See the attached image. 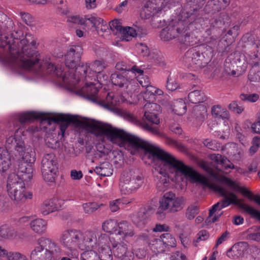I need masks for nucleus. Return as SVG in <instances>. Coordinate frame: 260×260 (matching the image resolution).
Instances as JSON below:
<instances>
[{"label": "nucleus", "mask_w": 260, "mask_h": 260, "mask_svg": "<svg viewBox=\"0 0 260 260\" xmlns=\"http://www.w3.org/2000/svg\"><path fill=\"white\" fill-rule=\"evenodd\" d=\"M188 99L190 103L197 104L205 102L207 97L201 91L195 90L188 94Z\"/></svg>", "instance_id": "a19ab883"}, {"label": "nucleus", "mask_w": 260, "mask_h": 260, "mask_svg": "<svg viewBox=\"0 0 260 260\" xmlns=\"http://www.w3.org/2000/svg\"><path fill=\"white\" fill-rule=\"evenodd\" d=\"M210 158L217 164L221 165V167L225 170L228 169H235L236 172L241 174H245L247 172L246 170L243 168L235 167L226 157L219 154H211Z\"/></svg>", "instance_id": "a878e982"}, {"label": "nucleus", "mask_w": 260, "mask_h": 260, "mask_svg": "<svg viewBox=\"0 0 260 260\" xmlns=\"http://www.w3.org/2000/svg\"><path fill=\"white\" fill-rule=\"evenodd\" d=\"M210 28L206 31L207 34L210 36L211 39H213V42L210 41V44L216 45L218 42V38L220 36L221 30L220 29L224 24L223 18L220 16L218 18H213L209 21Z\"/></svg>", "instance_id": "b1692460"}, {"label": "nucleus", "mask_w": 260, "mask_h": 260, "mask_svg": "<svg viewBox=\"0 0 260 260\" xmlns=\"http://www.w3.org/2000/svg\"><path fill=\"white\" fill-rule=\"evenodd\" d=\"M5 133L6 146L14 148L15 156L19 161L16 174L25 182H29L33 176L32 164L35 161V157L34 152L26 145L22 138L23 130L19 127L15 130L9 128Z\"/></svg>", "instance_id": "20e7f679"}, {"label": "nucleus", "mask_w": 260, "mask_h": 260, "mask_svg": "<svg viewBox=\"0 0 260 260\" xmlns=\"http://www.w3.org/2000/svg\"><path fill=\"white\" fill-rule=\"evenodd\" d=\"M149 244L151 249L155 253L164 251L166 249L160 238L152 240Z\"/></svg>", "instance_id": "de8ad7c7"}, {"label": "nucleus", "mask_w": 260, "mask_h": 260, "mask_svg": "<svg viewBox=\"0 0 260 260\" xmlns=\"http://www.w3.org/2000/svg\"><path fill=\"white\" fill-rule=\"evenodd\" d=\"M208 22H209L208 19L201 17L199 14H198L196 15L194 20L191 22H187V23L189 30H193L207 26Z\"/></svg>", "instance_id": "4c0bfd02"}, {"label": "nucleus", "mask_w": 260, "mask_h": 260, "mask_svg": "<svg viewBox=\"0 0 260 260\" xmlns=\"http://www.w3.org/2000/svg\"><path fill=\"white\" fill-rule=\"evenodd\" d=\"M230 0H211L209 5L212 6V10L219 11L226 8L230 4Z\"/></svg>", "instance_id": "a18cd8bd"}, {"label": "nucleus", "mask_w": 260, "mask_h": 260, "mask_svg": "<svg viewBox=\"0 0 260 260\" xmlns=\"http://www.w3.org/2000/svg\"><path fill=\"white\" fill-rule=\"evenodd\" d=\"M240 98L242 101L254 103L258 100L259 95L256 93L241 94Z\"/></svg>", "instance_id": "69168bd1"}, {"label": "nucleus", "mask_w": 260, "mask_h": 260, "mask_svg": "<svg viewBox=\"0 0 260 260\" xmlns=\"http://www.w3.org/2000/svg\"><path fill=\"white\" fill-rule=\"evenodd\" d=\"M83 19H85V24L84 25H89L91 24L92 26L100 25L101 22H103V19L93 16H85Z\"/></svg>", "instance_id": "6e6d98bb"}, {"label": "nucleus", "mask_w": 260, "mask_h": 260, "mask_svg": "<svg viewBox=\"0 0 260 260\" xmlns=\"http://www.w3.org/2000/svg\"><path fill=\"white\" fill-rule=\"evenodd\" d=\"M173 32L171 31L170 27L168 25L165 28H163L159 34L160 38L164 41H169L171 40L176 39L173 34Z\"/></svg>", "instance_id": "3c124183"}, {"label": "nucleus", "mask_w": 260, "mask_h": 260, "mask_svg": "<svg viewBox=\"0 0 260 260\" xmlns=\"http://www.w3.org/2000/svg\"><path fill=\"white\" fill-rule=\"evenodd\" d=\"M57 165V158L53 153L44 155L42 160L41 171L45 181L50 182L54 181Z\"/></svg>", "instance_id": "f3484780"}, {"label": "nucleus", "mask_w": 260, "mask_h": 260, "mask_svg": "<svg viewBox=\"0 0 260 260\" xmlns=\"http://www.w3.org/2000/svg\"><path fill=\"white\" fill-rule=\"evenodd\" d=\"M60 241L71 257L78 256L79 248L86 250L81 254V260H112L110 237L98 230H67L61 234Z\"/></svg>", "instance_id": "f257e3e1"}, {"label": "nucleus", "mask_w": 260, "mask_h": 260, "mask_svg": "<svg viewBox=\"0 0 260 260\" xmlns=\"http://www.w3.org/2000/svg\"><path fill=\"white\" fill-rule=\"evenodd\" d=\"M47 115L38 112H26L15 115V119L19 120L21 124L30 123L36 119H41L45 122Z\"/></svg>", "instance_id": "393cba45"}, {"label": "nucleus", "mask_w": 260, "mask_h": 260, "mask_svg": "<svg viewBox=\"0 0 260 260\" xmlns=\"http://www.w3.org/2000/svg\"><path fill=\"white\" fill-rule=\"evenodd\" d=\"M137 124L141 127L143 129L153 134L158 135L159 131L156 126L150 125L145 122L137 120Z\"/></svg>", "instance_id": "864d4df0"}, {"label": "nucleus", "mask_w": 260, "mask_h": 260, "mask_svg": "<svg viewBox=\"0 0 260 260\" xmlns=\"http://www.w3.org/2000/svg\"><path fill=\"white\" fill-rule=\"evenodd\" d=\"M143 74V72L141 74H138L139 76L137 77V79H136V77L135 76V84H137V81H138L142 87L146 88L150 85V83L149 78L147 76H144Z\"/></svg>", "instance_id": "338daca9"}, {"label": "nucleus", "mask_w": 260, "mask_h": 260, "mask_svg": "<svg viewBox=\"0 0 260 260\" xmlns=\"http://www.w3.org/2000/svg\"><path fill=\"white\" fill-rule=\"evenodd\" d=\"M126 204L123 199H119L110 202V209L112 212H116L118 211L122 205Z\"/></svg>", "instance_id": "13d9d810"}, {"label": "nucleus", "mask_w": 260, "mask_h": 260, "mask_svg": "<svg viewBox=\"0 0 260 260\" xmlns=\"http://www.w3.org/2000/svg\"><path fill=\"white\" fill-rule=\"evenodd\" d=\"M199 207L197 204H191L186 209L185 217L189 220H192L199 213Z\"/></svg>", "instance_id": "09e8293b"}, {"label": "nucleus", "mask_w": 260, "mask_h": 260, "mask_svg": "<svg viewBox=\"0 0 260 260\" xmlns=\"http://www.w3.org/2000/svg\"><path fill=\"white\" fill-rule=\"evenodd\" d=\"M211 112L213 116L223 120L228 119L230 117L229 112L226 109L219 105L213 106L212 108Z\"/></svg>", "instance_id": "79ce46f5"}, {"label": "nucleus", "mask_w": 260, "mask_h": 260, "mask_svg": "<svg viewBox=\"0 0 260 260\" xmlns=\"http://www.w3.org/2000/svg\"><path fill=\"white\" fill-rule=\"evenodd\" d=\"M136 49L138 53L142 56H146L149 53V49L147 45L142 43H138L136 45Z\"/></svg>", "instance_id": "774afa93"}, {"label": "nucleus", "mask_w": 260, "mask_h": 260, "mask_svg": "<svg viewBox=\"0 0 260 260\" xmlns=\"http://www.w3.org/2000/svg\"><path fill=\"white\" fill-rule=\"evenodd\" d=\"M81 125L88 132L93 134L97 138L105 136L113 144L120 147H124L127 143L135 150L142 148L149 154H153L166 159L165 156L155 149L154 146L110 124L94 120H87L81 122Z\"/></svg>", "instance_id": "7ed1b4c3"}, {"label": "nucleus", "mask_w": 260, "mask_h": 260, "mask_svg": "<svg viewBox=\"0 0 260 260\" xmlns=\"http://www.w3.org/2000/svg\"><path fill=\"white\" fill-rule=\"evenodd\" d=\"M61 249L58 245L49 239L42 237L30 254L31 260H58Z\"/></svg>", "instance_id": "0eeeda50"}, {"label": "nucleus", "mask_w": 260, "mask_h": 260, "mask_svg": "<svg viewBox=\"0 0 260 260\" xmlns=\"http://www.w3.org/2000/svg\"><path fill=\"white\" fill-rule=\"evenodd\" d=\"M202 168L205 170L211 176L213 177L218 182L226 184L233 191L240 192L249 199L253 200L256 204L260 206V196L254 195L249 190L245 187L240 186L239 183L226 176H218V174L205 162L201 164Z\"/></svg>", "instance_id": "1a4fd4ad"}, {"label": "nucleus", "mask_w": 260, "mask_h": 260, "mask_svg": "<svg viewBox=\"0 0 260 260\" xmlns=\"http://www.w3.org/2000/svg\"><path fill=\"white\" fill-rule=\"evenodd\" d=\"M8 260H29L23 254L19 252H9L7 254Z\"/></svg>", "instance_id": "0e129e2a"}, {"label": "nucleus", "mask_w": 260, "mask_h": 260, "mask_svg": "<svg viewBox=\"0 0 260 260\" xmlns=\"http://www.w3.org/2000/svg\"><path fill=\"white\" fill-rule=\"evenodd\" d=\"M103 205V204H98L95 202H88L83 204L82 207L85 213L91 214Z\"/></svg>", "instance_id": "8fccbe9b"}, {"label": "nucleus", "mask_w": 260, "mask_h": 260, "mask_svg": "<svg viewBox=\"0 0 260 260\" xmlns=\"http://www.w3.org/2000/svg\"><path fill=\"white\" fill-rule=\"evenodd\" d=\"M98 92L99 90L92 82H86L85 86L80 90V93L86 99L99 104L105 109L110 111L113 110L119 102L114 94L109 92L105 99L102 100L97 96Z\"/></svg>", "instance_id": "6e6552de"}, {"label": "nucleus", "mask_w": 260, "mask_h": 260, "mask_svg": "<svg viewBox=\"0 0 260 260\" xmlns=\"http://www.w3.org/2000/svg\"><path fill=\"white\" fill-rule=\"evenodd\" d=\"M111 252L119 260H133V252L128 249L127 245L124 242L114 241L112 243Z\"/></svg>", "instance_id": "5701e85b"}, {"label": "nucleus", "mask_w": 260, "mask_h": 260, "mask_svg": "<svg viewBox=\"0 0 260 260\" xmlns=\"http://www.w3.org/2000/svg\"><path fill=\"white\" fill-rule=\"evenodd\" d=\"M135 234V230L132 224L125 220L118 222L115 236L122 238L132 237Z\"/></svg>", "instance_id": "2f4dec72"}, {"label": "nucleus", "mask_w": 260, "mask_h": 260, "mask_svg": "<svg viewBox=\"0 0 260 260\" xmlns=\"http://www.w3.org/2000/svg\"><path fill=\"white\" fill-rule=\"evenodd\" d=\"M173 111L178 115H182L186 111V106L184 101L180 99L175 101L173 105Z\"/></svg>", "instance_id": "37998d69"}, {"label": "nucleus", "mask_w": 260, "mask_h": 260, "mask_svg": "<svg viewBox=\"0 0 260 260\" xmlns=\"http://www.w3.org/2000/svg\"><path fill=\"white\" fill-rule=\"evenodd\" d=\"M106 63L99 60H96L90 63L82 64L81 66H79L76 68V72L79 75L80 81L85 80L87 81L88 79L92 80L94 78L95 75L97 74L96 77L98 81L102 82L101 73L106 68Z\"/></svg>", "instance_id": "2eb2a0df"}, {"label": "nucleus", "mask_w": 260, "mask_h": 260, "mask_svg": "<svg viewBox=\"0 0 260 260\" xmlns=\"http://www.w3.org/2000/svg\"><path fill=\"white\" fill-rule=\"evenodd\" d=\"M160 238L161 239L164 245L166 248L174 247L176 246V241L174 237L169 233L162 234Z\"/></svg>", "instance_id": "49530a36"}, {"label": "nucleus", "mask_w": 260, "mask_h": 260, "mask_svg": "<svg viewBox=\"0 0 260 260\" xmlns=\"http://www.w3.org/2000/svg\"><path fill=\"white\" fill-rule=\"evenodd\" d=\"M78 119L76 116H74L69 114H57L52 116H49L47 115L45 122L48 125H51L52 123H59L60 129L62 137H64L65 132L71 123H77Z\"/></svg>", "instance_id": "412c9836"}, {"label": "nucleus", "mask_w": 260, "mask_h": 260, "mask_svg": "<svg viewBox=\"0 0 260 260\" xmlns=\"http://www.w3.org/2000/svg\"><path fill=\"white\" fill-rule=\"evenodd\" d=\"M154 148L159 150L162 155L165 156L166 159H162L161 157L155 155L153 154H149L153 159L157 158L160 166H162V168H159V167L156 168L155 170L158 172V174L156 175L157 178L158 179L156 183L157 189L159 191L166 190L169 185V179L166 171H168L171 173H175L176 175H182L189 180L192 183H195L191 180L190 178L185 175L183 171H187L190 170L197 174H200L192 168L185 165L182 161L176 159L171 154L159 149L154 146Z\"/></svg>", "instance_id": "39448f33"}, {"label": "nucleus", "mask_w": 260, "mask_h": 260, "mask_svg": "<svg viewBox=\"0 0 260 260\" xmlns=\"http://www.w3.org/2000/svg\"><path fill=\"white\" fill-rule=\"evenodd\" d=\"M22 20L27 25L31 27L32 30H35V26L34 25V18L31 16L26 13L21 12L20 13Z\"/></svg>", "instance_id": "680f3d73"}, {"label": "nucleus", "mask_w": 260, "mask_h": 260, "mask_svg": "<svg viewBox=\"0 0 260 260\" xmlns=\"http://www.w3.org/2000/svg\"><path fill=\"white\" fill-rule=\"evenodd\" d=\"M11 165V155L6 147H0V172L7 171Z\"/></svg>", "instance_id": "72a5a7b5"}, {"label": "nucleus", "mask_w": 260, "mask_h": 260, "mask_svg": "<svg viewBox=\"0 0 260 260\" xmlns=\"http://www.w3.org/2000/svg\"><path fill=\"white\" fill-rule=\"evenodd\" d=\"M120 34L122 40L126 41H129L137 35L136 29L129 26L123 28Z\"/></svg>", "instance_id": "c03bdc74"}, {"label": "nucleus", "mask_w": 260, "mask_h": 260, "mask_svg": "<svg viewBox=\"0 0 260 260\" xmlns=\"http://www.w3.org/2000/svg\"><path fill=\"white\" fill-rule=\"evenodd\" d=\"M173 34L175 38L182 43L189 42V37L191 34V31L188 28L187 21L181 20L177 15V17L172 20L169 23Z\"/></svg>", "instance_id": "a211bd4d"}, {"label": "nucleus", "mask_w": 260, "mask_h": 260, "mask_svg": "<svg viewBox=\"0 0 260 260\" xmlns=\"http://www.w3.org/2000/svg\"><path fill=\"white\" fill-rule=\"evenodd\" d=\"M56 5L57 7V12L62 15H67L69 10L67 6L66 0H56Z\"/></svg>", "instance_id": "4d7b16f0"}, {"label": "nucleus", "mask_w": 260, "mask_h": 260, "mask_svg": "<svg viewBox=\"0 0 260 260\" xmlns=\"http://www.w3.org/2000/svg\"><path fill=\"white\" fill-rule=\"evenodd\" d=\"M156 87L149 85L146 88V91L142 93L143 99L145 101L149 99V101H154L155 99V92Z\"/></svg>", "instance_id": "603ef678"}, {"label": "nucleus", "mask_w": 260, "mask_h": 260, "mask_svg": "<svg viewBox=\"0 0 260 260\" xmlns=\"http://www.w3.org/2000/svg\"><path fill=\"white\" fill-rule=\"evenodd\" d=\"M159 204L156 215L159 218L161 219L166 216V210L170 213L181 211L184 205V199L182 197H177L172 192H168L160 199Z\"/></svg>", "instance_id": "9d476101"}, {"label": "nucleus", "mask_w": 260, "mask_h": 260, "mask_svg": "<svg viewBox=\"0 0 260 260\" xmlns=\"http://www.w3.org/2000/svg\"><path fill=\"white\" fill-rule=\"evenodd\" d=\"M175 0H147L140 12L142 18L147 19L154 16H159L162 12L174 6Z\"/></svg>", "instance_id": "4468645a"}, {"label": "nucleus", "mask_w": 260, "mask_h": 260, "mask_svg": "<svg viewBox=\"0 0 260 260\" xmlns=\"http://www.w3.org/2000/svg\"><path fill=\"white\" fill-rule=\"evenodd\" d=\"M227 256L240 260H260V249L255 246H250L246 242L235 244L226 253Z\"/></svg>", "instance_id": "9b49d317"}, {"label": "nucleus", "mask_w": 260, "mask_h": 260, "mask_svg": "<svg viewBox=\"0 0 260 260\" xmlns=\"http://www.w3.org/2000/svg\"><path fill=\"white\" fill-rule=\"evenodd\" d=\"M30 228L35 233L44 234L47 228V222L42 218H36L30 222Z\"/></svg>", "instance_id": "c9c22d12"}, {"label": "nucleus", "mask_w": 260, "mask_h": 260, "mask_svg": "<svg viewBox=\"0 0 260 260\" xmlns=\"http://www.w3.org/2000/svg\"><path fill=\"white\" fill-rule=\"evenodd\" d=\"M147 103L144 106V110L145 112L148 111V112H154L155 111L159 112L160 111V106L153 103V101H149V99L146 101Z\"/></svg>", "instance_id": "5fc2aeb1"}, {"label": "nucleus", "mask_w": 260, "mask_h": 260, "mask_svg": "<svg viewBox=\"0 0 260 260\" xmlns=\"http://www.w3.org/2000/svg\"><path fill=\"white\" fill-rule=\"evenodd\" d=\"M9 196L14 201L15 204L19 205L25 202L26 199H30L32 197L31 192L25 191V187L24 188H19L8 192Z\"/></svg>", "instance_id": "c756f323"}, {"label": "nucleus", "mask_w": 260, "mask_h": 260, "mask_svg": "<svg viewBox=\"0 0 260 260\" xmlns=\"http://www.w3.org/2000/svg\"><path fill=\"white\" fill-rule=\"evenodd\" d=\"M95 147L97 151L104 155H108L110 152V148L105 146V139L104 137L101 142L96 144Z\"/></svg>", "instance_id": "e2e57ef3"}, {"label": "nucleus", "mask_w": 260, "mask_h": 260, "mask_svg": "<svg viewBox=\"0 0 260 260\" xmlns=\"http://www.w3.org/2000/svg\"><path fill=\"white\" fill-rule=\"evenodd\" d=\"M94 171L102 176H110L113 174L112 166L108 161L103 162L95 167Z\"/></svg>", "instance_id": "58836bf2"}, {"label": "nucleus", "mask_w": 260, "mask_h": 260, "mask_svg": "<svg viewBox=\"0 0 260 260\" xmlns=\"http://www.w3.org/2000/svg\"><path fill=\"white\" fill-rule=\"evenodd\" d=\"M0 236L10 240H18L21 238V235L14 228L7 224L1 226Z\"/></svg>", "instance_id": "f704fd0d"}, {"label": "nucleus", "mask_w": 260, "mask_h": 260, "mask_svg": "<svg viewBox=\"0 0 260 260\" xmlns=\"http://www.w3.org/2000/svg\"><path fill=\"white\" fill-rule=\"evenodd\" d=\"M208 22H209L208 19L201 17L199 14H198L196 15L194 20L191 22H187V23L189 30H193L207 26Z\"/></svg>", "instance_id": "e433bc0d"}, {"label": "nucleus", "mask_w": 260, "mask_h": 260, "mask_svg": "<svg viewBox=\"0 0 260 260\" xmlns=\"http://www.w3.org/2000/svg\"><path fill=\"white\" fill-rule=\"evenodd\" d=\"M109 27L111 30L115 31V33H121L123 27L122 26V24L120 20L115 19L109 23Z\"/></svg>", "instance_id": "052dcab7"}, {"label": "nucleus", "mask_w": 260, "mask_h": 260, "mask_svg": "<svg viewBox=\"0 0 260 260\" xmlns=\"http://www.w3.org/2000/svg\"><path fill=\"white\" fill-rule=\"evenodd\" d=\"M118 223V222L115 219H107L102 223V230L111 235H115Z\"/></svg>", "instance_id": "ea45409f"}, {"label": "nucleus", "mask_w": 260, "mask_h": 260, "mask_svg": "<svg viewBox=\"0 0 260 260\" xmlns=\"http://www.w3.org/2000/svg\"><path fill=\"white\" fill-rule=\"evenodd\" d=\"M61 201L56 199L45 200L41 205L40 211L43 215L59 210L61 208Z\"/></svg>", "instance_id": "7c9ffc66"}, {"label": "nucleus", "mask_w": 260, "mask_h": 260, "mask_svg": "<svg viewBox=\"0 0 260 260\" xmlns=\"http://www.w3.org/2000/svg\"><path fill=\"white\" fill-rule=\"evenodd\" d=\"M83 53V48L79 45H73L69 47L64 54V63L66 67L74 69L78 68ZM75 74L78 75L75 70Z\"/></svg>", "instance_id": "aec40b11"}, {"label": "nucleus", "mask_w": 260, "mask_h": 260, "mask_svg": "<svg viewBox=\"0 0 260 260\" xmlns=\"http://www.w3.org/2000/svg\"><path fill=\"white\" fill-rule=\"evenodd\" d=\"M144 182L142 176L134 171L123 172L119 181L120 192L123 194H130L135 192Z\"/></svg>", "instance_id": "ddd939ff"}, {"label": "nucleus", "mask_w": 260, "mask_h": 260, "mask_svg": "<svg viewBox=\"0 0 260 260\" xmlns=\"http://www.w3.org/2000/svg\"><path fill=\"white\" fill-rule=\"evenodd\" d=\"M132 71L124 72L122 74H112L111 76L112 84L120 88H123L127 93L134 92L136 87L135 76L144 72L135 66L132 67Z\"/></svg>", "instance_id": "f8f14e48"}, {"label": "nucleus", "mask_w": 260, "mask_h": 260, "mask_svg": "<svg viewBox=\"0 0 260 260\" xmlns=\"http://www.w3.org/2000/svg\"><path fill=\"white\" fill-rule=\"evenodd\" d=\"M239 207L250 215L252 218L260 221V212L253 207L246 204H241L239 205ZM250 237L252 240L260 242V231L251 234Z\"/></svg>", "instance_id": "473e14b6"}, {"label": "nucleus", "mask_w": 260, "mask_h": 260, "mask_svg": "<svg viewBox=\"0 0 260 260\" xmlns=\"http://www.w3.org/2000/svg\"><path fill=\"white\" fill-rule=\"evenodd\" d=\"M183 62L187 68L194 70L204 68L207 65L200 52L193 48L186 52L183 57Z\"/></svg>", "instance_id": "4be33fe9"}, {"label": "nucleus", "mask_w": 260, "mask_h": 260, "mask_svg": "<svg viewBox=\"0 0 260 260\" xmlns=\"http://www.w3.org/2000/svg\"><path fill=\"white\" fill-rule=\"evenodd\" d=\"M183 171L186 175L190 178L192 181L200 183L205 186L213 189L224 198L221 202H217L213 205L209 210V216L206 219L207 222L213 223L215 222L222 215V213L215 214V212L220 211L222 209L228 207L231 204L238 205L239 206L241 204L239 203L237 196L232 192L228 191L224 186L211 183L206 177L201 174H197L190 170H188L187 172L184 171V170Z\"/></svg>", "instance_id": "423d86ee"}, {"label": "nucleus", "mask_w": 260, "mask_h": 260, "mask_svg": "<svg viewBox=\"0 0 260 260\" xmlns=\"http://www.w3.org/2000/svg\"><path fill=\"white\" fill-rule=\"evenodd\" d=\"M39 56L40 55L39 57ZM39 60L42 64V67L40 70L36 71L32 70H27L34 72H38L42 71L45 67L48 70L49 72L51 73L53 72L57 76L59 77L62 79V80L64 84L69 85H75L80 81L79 74L77 75L74 73L73 75H71L70 73H67V71H64V69L61 67L54 66L53 64L48 61L43 62L40 60L39 57Z\"/></svg>", "instance_id": "dca6fc26"}, {"label": "nucleus", "mask_w": 260, "mask_h": 260, "mask_svg": "<svg viewBox=\"0 0 260 260\" xmlns=\"http://www.w3.org/2000/svg\"><path fill=\"white\" fill-rule=\"evenodd\" d=\"M210 40L207 41V44H203L197 48V50L198 52H200L202 57L207 64L211 60L214 55V49L216 47L217 44H219L220 42L217 43L216 45L210 44L209 42H213V39H211L210 38Z\"/></svg>", "instance_id": "bb28decb"}, {"label": "nucleus", "mask_w": 260, "mask_h": 260, "mask_svg": "<svg viewBox=\"0 0 260 260\" xmlns=\"http://www.w3.org/2000/svg\"><path fill=\"white\" fill-rule=\"evenodd\" d=\"M204 3L199 0H187L178 14L179 18L187 22L194 20L196 15Z\"/></svg>", "instance_id": "6ab92c4d"}, {"label": "nucleus", "mask_w": 260, "mask_h": 260, "mask_svg": "<svg viewBox=\"0 0 260 260\" xmlns=\"http://www.w3.org/2000/svg\"><path fill=\"white\" fill-rule=\"evenodd\" d=\"M152 208L148 206L140 209L139 211L134 214L132 217L133 223L139 228L143 227L147 222V220L152 213Z\"/></svg>", "instance_id": "cd10ccee"}, {"label": "nucleus", "mask_w": 260, "mask_h": 260, "mask_svg": "<svg viewBox=\"0 0 260 260\" xmlns=\"http://www.w3.org/2000/svg\"><path fill=\"white\" fill-rule=\"evenodd\" d=\"M144 117L148 121L153 124L158 125L160 122L157 114L155 112H144Z\"/></svg>", "instance_id": "bf43d9fd"}, {"label": "nucleus", "mask_w": 260, "mask_h": 260, "mask_svg": "<svg viewBox=\"0 0 260 260\" xmlns=\"http://www.w3.org/2000/svg\"><path fill=\"white\" fill-rule=\"evenodd\" d=\"M29 182H25L15 173L10 174L8 178L7 189L8 192L19 188H24Z\"/></svg>", "instance_id": "c85d7f7f"}, {"label": "nucleus", "mask_w": 260, "mask_h": 260, "mask_svg": "<svg viewBox=\"0 0 260 260\" xmlns=\"http://www.w3.org/2000/svg\"><path fill=\"white\" fill-rule=\"evenodd\" d=\"M23 36V31L19 29L14 30L11 34L13 39L5 35L0 37V60L12 67L23 70H40L42 64L39 60L40 54L37 51L38 44L34 37L26 34L25 38L20 40Z\"/></svg>", "instance_id": "f03ea898"}]
</instances>
